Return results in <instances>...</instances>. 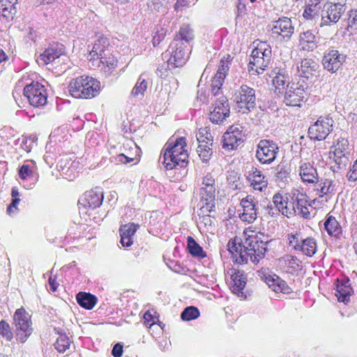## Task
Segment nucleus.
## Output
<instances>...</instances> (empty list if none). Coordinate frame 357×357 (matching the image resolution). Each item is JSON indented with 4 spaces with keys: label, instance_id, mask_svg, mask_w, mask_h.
I'll list each match as a JSON object with an SVG mask.
<instances>
[{
    "label": "nucleus",
    "instance_id": "obj_50",
    "mask_svg": "<svg viewBox=\"0 0 357 357\" xmlns=\"http://www.w3.org/2000/svg\"><path fill=\"white\" fill-rule=\"evenodd\" d=\"M168 0H149V7L157 12H165L167 9Z\"/></svg>",
    "mask_w": 357,
    "mask_h": 357
},
{
    "label": "nucleus",
    "instance_id": "obj_21",
    "mask_svg": "<svg viewBox=\"0 0 357 357\" xmlns=\"http://www.w3.org/2000/svg\"><path fill=\"white\" fill-rule=\"evenodd\" d=\"M215 191V180L211 174L208 173L204 176L202 187L199 189L202 199L205 200L206 204L214 202Z\"/></svg>",
    "mask_w": 357,
    "mask_h": 357
},
{
    "label": "nucleus",
    "instance_id": "obj_54",
    "mask_svg": "<svg viewBox=\"0 0 357 357\" xmlns=\"http://www.w3.org/2000/svg\"><path fill=\"white\" fill-rule=\"evenodd\" d=\"M167 30L165 28L160 27L158 29L153 36L152 43L153 47H157L165 38Z\"/></svg>",
    "mask_w": 357,
    "mask_h": 357
},
{
    "label": "nucleus",
    "instance_id": "obj_32",
    "mask_svg": "<svg viewBox=\"0 0 357 357\" xmlns=\"http://www.w3.org/2000/svg\"><path fill=\"white\" fill-rule=\"evenodd\" d=\"M324 229L327 234L332 237L340 238L342 234V227L336 218L331 213L327 214L326 220L324 223Z\"/></svg>",
    "mask_w": 357,
    "mask_h": 357
},
{
    "label": "nucleus",
    "instance_id": "obj_42",
    "mask_svg": "<svg viewBox=\"0 0 357 357\" xmlns=\"http://www.w3.org/2000/svg\"><path fill=\"white\" fill-rule=\"evenodd\" d=\"M317 191V195L321 197L334 193L335 185L333 181L328 178L321 179L318 184Z\"/></svg>",
    "mask_w": 357,
    "mask_h": 357
},
{
    "label": "nucleus",
    "instance_id": "obj_64",
    "mask_svg": "<svg viewBox=\"0 0 357 357\" xmlns=\"http://www.w3.org/2000/svg\"><path fill=\"white\" fill-rule=\"evenodd\" d=\"M7 59L8 56H6V53L2 50H0V63L3 61H6Z\"/></svg>",
    "mask_w": 357,
    "mask_h": 357
},
{
    "label": "nucleus",
    "instance_id": "obj_45",
    "mask_svg": "<svg viewBox=\"0 0 357 357\" xmlns=\"http://www.w3.org/2000/svg\"><path fill=\"white\" fill-rule=\"evenodd\" d=\"M198 144H213V136L208 127L200 128L197 133Z\"/></svg>",
    "mask_w": 357,
    "mask_h": 357
},
{
    "label": "nucleus",
    "instance_id": "obj_56",
    "mask_svg": "<svg viewBox=\"0 0 357 357\" xmlns=\"http://www.w3.org/2000/svg\"><path fill=\"white\" fill-rule=\"evenodd\" d=\"M348 28L357 30V9L351 10L348 17Z\"/></svg>",
    "mask_w": 357,
    "mask_h": 357
},
{
    "label": "nucleus",
    "instance_id": "obj_7",
    "mask_svg": "<svg viewBox=\"0 0 357 357\" xmlns=\"http://www.w3.org/2000/svg\"><path fill=\"white\" fill-rule=\"evenodd\" d=\"M307 93L306 87L300 82H291L287 85L284 93V102L287 106L301 107L306 101Z\"/></svg>",
    "mask_w": 357,
    "mask_h": 357
},
{
    "label": "nucleus",
    "instance_id": "obj_9",
    "mask_svg": "<svg viewBox=\"0 0 357 357\" xmlns=\"http://www.w3.org/2000/svg\"><path fill=\"white\" fill-rule=\"evenodd\" d=\"M29 104L35 107H43L47 102V93L44 85L39 82H31L27 84L23 91Z\"/></svg>",
    "mask_w": 357,
    "mask_h": 357
},
{
    "label": "nucleus",
    "instance_id": "obj_40",
    "mask_svg": "<svg viewBox=\"0 0 357 357\" xmlns=\"http://www.w3.org/2000/svg\"><path fill=\"white\" fill-rule=\"evenodd\" d=\"M317 244L314 238L307 237L302 240L298 250L307 257H312L317 252Z\"/></svg>",
    "mask_w": 357,
    "mask_h": 357
},
{
    "label": "nucleus",
    "instance_id": "obj_26",
    "mask_svg": "<svg viewBox=\"0 0 357 357\" xmlns=\"http://www.w3.org/2000/svg\"><path fill=\"white\" fill-rule=\"evenodd\" d=\"M64 52L65 47L63 45L58 43H53L40 54V59L44 65H47L60 57V56L64 54Z\"/></svg>",
    "mask_w": 357,
    "mask_h": 357
},
{
    "label": "nucleus",
    "instance_id": "obj_16",
    "mask_svg": "<svg viewBox=\"0 0 357 357\" xmlns=\"http://www.w3.org/2000/svg\"><path fill=\"white\" fill-rule=\"evenodd\" d=\"M242 126L232 125L224 133L222 137V148L227 151H233L243 142Z\"/></svg>",
    "mask_w": 357,
    "mask_h": 357
},
{
    "label": "nucleus",
    "instance_id": "obj_15",
    "mask_svg": "<svg viewBox=\"0 0 357 357\" xmlns=\"http://www.w3.org/2000/svg\"><path fill=\"white\" fill-rule=\"evenodd\" d=\"M122 150L123 152L116 156V161L123 165H136L139 162L142 151L134 142L128 141L124 143Z\"/></svg>",
    "mask_w": 357,
    "mask_h": 357
},
{
    "label": "nucleus",
    "instance_id": "obj_17",
    "mask_svg": "<svg viewBox=\"0 0 357 357\" xmlns=\"http://www.w3.org/2000/svg\"><path fill=\"white\" fill-rule=\"evenodd\" d=\"M257 202L255 197L251 195L243 198L240 202L242 211L238 214L241 220L249 224L253 223L257 218Z\"/></svg>",
    "mask_w": 357,
    "mask_h": 357
},
{
    "label": "nucleus",
    "instance_id": "obj_63",
    "mask_svg": "<svg viewBox=\"0 0 357 357\" xmlns=\"http://www.w3.org/2000/svg\"><path fill=\"white\" fill-rule=\"evenodd\" d=\"M347 0H329L326 3L328 5H335L340 8H345Z\"/></svg>",
    "mask_w": 357,
    "mask_h": 357
},
{
    "label": "nucleus",
    "instance_id": "obj_1",
    "mask_svg": "<svg viewBox=\"0 0 357 357\" xmlns=\"http://www.w3.org/2000/svg\"><path fill=\"white\" fill-rule=\"evenodd\" d=\"M243 240L235 236L228 241V251L236 264L243 265L249 261L259 264L267 250L266 242L262 240L263 234L256 227L250 226L243 230Z\"/></svg>",
    "mask_w": 357,
    "mask_h": 357
},
{
    "label": "nucleus",
    "instance_id": "obj_37",
    "mask_svg": "<svg viewBox=\"0 0 357 357\" xmlns=\"http://www.w3.org/2000/svg\"><path fill=\"white\" fill-rule=\"evenodd\" d=\"M76 301L82 307L91 310L96 305L98 298L91 293L80 291L76 295Z\"/></svg>",
    "mask_w": 357,
    "mask_h": 357
},
{
    "label": "nucleus",
    "instance_id": "obj_49",
    "mask_svg": "<svg viewBox=\"0 0 357 357\" xmlns=\"http://www.w3.org/2000/svg\"><path fill=\"white\" fill-rule=\"evenodd\" d=\"M11 196H12V202L8 205L7 208V213L9 215H11L15 211L17 210V205L19 204L20 202V192L16 188H13L11 191Z\"/></svg>",
    "mask_w": 357,
    "mask_h": 357
},
{
    "label": "nucleus",
    "instance_id": "obj_30",
    "mask_svg": "<svg viewBox=\"0 0 357 357\" xmlns=\"http://www.w3.org/2000/svg\"><path fill=\"white\" fill-rule=\"evenodd\" d=\"M265 282L275 293L289 294L292 292L291 288L287 282L277 275H268L265 278Z\"/></svg>",
    "mask_w": 357,
    "mask_h": 357
},
{
    "label": "nucleus",
    "instance_id": "obj_46",
    "mask_svg": "<svg viewBox=\"0 0 357 357\" xmlns=\"http://www.w3.org/2000/svg\"><path fill=\"white\" fill-rule=\"evenodd\" d=\"M148 86V83L145 79L142 78L140 75L133 87L131 94L134 97L144 96V92L146 91Z\"/></svg>",
    "mask_w": 357,
    "mask_h": 357
},
{
    "label": "nucleus",
    "instance_id": "obj_12",
    "mask_svg": "<svg viewBox=\"0 0 357 357\" xmlns=\"http://www.w3.org/2000/svg\"><path fill=\"white\" fill-rule=\"evenodd\" d=\"M209 113L210 121L215 124H222L230 115V107L226 96H222L213 104Z\"/></svg>",
    "mask_w": 357,
    "mask_h": 357
},
{
    "label": "nucleus",
    "instance_id": "obj_11",
    "mask_svg": "<svg viewBox=\"0 0 357 357\" xmlns=\"http://www.w3.org/2000/svg\"><path fill=\"white\" fill-rule=\"evenodd\" d=\"M349 141L347 138L340 137L331 147V152L333 155V160L337 164V168H344L349 162Z\"/></svg>",
    "mask_w": 357,
    "mask_h": 357
},
{
    "label": "nucleus",
    "instance_id": "obj_4",
    "mask_svg": "<svg viewBox=\"0 0 357 357\" xmlns=\"http://www.w3.org/2000/svg\"><path fill=\"white\" fill-rule=\"evenodd\" d=\"M101 91V83L89 75H80L72 79L68 84L69 93L77 99H91Z\"/></svg>",
    "mask_w": 357,
    "mask_h": 357
},
{
    "label": "nucleus",
    "instance_id": "obj_43",
    "mask_svg": "<svg viewBox=\"0 0 357 357\" xmlns=\"http://www.w3.org/2000/svg\"><path fill=\"white\" fill-rule=\"evenodd\" d=\"M320 10V0H310L304 10L303 16L306 20H312L318 15Z\"/></svg>",
    "mask_w": 357,
    "mask_h": 357
},
{
    "label": "nucleus",
    "instance_id": "obj_39",
    "mask_svg": "<svg viewBox=\"0 0 357 357\" xmlns=\"http://www.w3.org/2000/svg\"><path fill=\"white\" fill-rule=\"evenodd\" d=\"M17 0H0V17L12 20L15 13Z\"/></svg>",
    "mask_w": 357,
    "mask_h": 357
},
{
    "label": "nucleus",
    "instance_id": "obj_60",
    "mask_svg": "<svg viewBox=\"0 0 357 357\" xmlns=\"http://www.w3.org/2000/svg\"><path fill=\"white\" fill-rule=\"evenodd\" d=\"M48 284L50 285V290L52 292H55L57 290L58 287H59V283L57 282L56 276H52V275L50 276V278L48 279Z\"/></svg>",
    "mask_w": 357,
    "mask_h": 357
},
{
    "label": "nucleus",
    "instance_id": "obj_51",
    "mask_svg": "<svg viewBox=\"0 0 357 357\" xmlns=\"http://www.w3.org/2000/svg\"><path fill=\"white\" fill-rule=\"evenodd\" d=\"M0 336L7 341H10L13 337V333L11 331L10 326L5 320H1L0 321Z\"/></svg>",
    "mask_w": 357,
    "mask_h": 357
},
{
    "label": "nucleus",
    "instance_id": "obj_18",
    "mask_svg": "<svg viewBox=\"0 0 357 357\" xmlns=\"http://www.w3.org/2000/svg\"><path fill=\"white\" fill-rule=\"evenodd\" d=\"M347 56L340 54L336 50H332L326 52L322 59L324 68L333 73L337 72L346 61Z\"/></svg>",
    "mask_w": 357,
    "mask_h": 357
},
{
    "label": "nucleus",
    "instance_id": "obj_27",
    "mask_svg": "<svg viewBox=\"0 0 357 357\" xmlns=\"http://www.w3.org/2000/svg\"><path fill=\"white\" fill-rule=\"evenodd\" d=\"M298 172L299 176L303 183H317L319 181L317 170L309 162H301Z\"/></svg>",
    "mask_w": 357,
    "mask_h": 357
},
{
    "label": "nucleus",
    "instance_id": "obj_36",
    "mask_svg": "<svg viewBox=\"0 0 357 357\" xmlns=\"http://www.w3.org/2000/svg\"><path fill=\"white\" fill-rule=\"evenodd\" d=\"M317 67V63L313 59H303L298 67V73L301 77L310 78L315 75Z\"/></svg>",
    "mask_w": 357,
    "mask_h": 357
},
{
    "label": "nucleus",
    "instance_id": "obj_19",
    "mask_svg": "<svg viewBox=\"0 0 357 357\" xmlns=\"http://www.w3.org/2000/svg\"><path fill=\"white\" fill-rule=\"evenodd\" d=\"M273 203L278 211L287 218L296 213L294 203L289 201L287 194L280 192L275 193L273 197Z\"/></svg>",
    "mask_w": 357,
    "mask_h": 357
},
{
    "label": "nucleus",
    "instance_id": "obj_41",
    "mask_svg": "<svg viewBox=\"0 0 357 357\" xmlns=\"http://www.w3.org/2000/svg\"><path fill=\"white\" fill-rule=\"evenodd\" d=\"M187 248L189 253L195 257L202 259L206 257V252L190 236L187 238Z\"/></svg>",
    "mask_w": 357,
    "mask_h": 357
},
{
    "label": "nucleus",
    "instance_id": "obj_34",
    "mask_svg": "<svg viewBox=\"0 0 357 357\" xmlns=\"http://www.w3.org/2000/svg\"><path fill=\"white\" fill-rule=\"evenodd\" d=\"M195 38V33L192 28L188 24H182L178 31L174 37V43L185 44L189 46L190 42Z\"/></svg>",
    "mask_w": 357,
    "mask_h": 357
},
{
    "label": "nucleus",
    "instance_id": "obj_57",
    "mask_svg": "<svg viewBox=\"0 0 357 357\" xmlns=\"http://www.w3.org/2000/svg\"><path fill=\"white\" fill-rule=\"evenodd\" d=\"M347 177L349 181H356L357 180V159L349 169Z\"/></svg>",
    "mask_w": 357,
    "mask_h": 357
},
{
    "label": "nucleus",
    "instance_id": "obj_62",
    "mask_svg": "<svg viewBox=\"0 0 357 357\" xmlns=\"http://www.w3.org/2000/svg\"><path fill=\"white\" fill-rule=\"evenodd\" d=\"M308 206H310V204L304 206L302 208H300V209L296 211L301 216L305 219H308L310 218V213L309 211Z\"/></svg>",
    "mask_w": 357,
    "mask_h": 357
},
{
    "label": "nucleus",
    "instance_id": "obj_31",
    "mask_svg": "<svg viewBox=\"0 0 357 357\" xmlns=\"http://www.w3.org/2000/svg\"><path fill=\"white\" fill-rule=\"evenodd\" d=\"M231 290L232 291L239 295L243 294V290L245 287L247 282V278L244 272L239 269H231Z\"/></svg>",
    "mask_w": 357,
    "mask_h": 357
},
{
    "label": "nucleus",
    "instance_id": "obj_13",
    "mask_svg": "<svg viewBox=\"0 0 357 357\" xmlns=\"http://www.w3.org/2000/svg\"><path fill=\"white\" fill-rule=\"evenodd\" d=\"M333 120L329 117L321 116L308 129L310 137L314 140H324L333 130Z\"/></svg>",
    "mask_w": 357,
    "mask_h": 357
},
{
    "label": "nucleus",
    "instance_id": "obj_29",
    "mask_svg": "<svg viewBox=\"0 0 357 357\" xmlns=\"http://www.w3.org/2000/svg\"><path fill=\"white\" fill-rule=\"evenodd\" d=\"M103 194L100 191L90 190L86 191L82 199V204L89 208H98L102 202Z\"/></svg>",
    "mask_w": 357,
    "mask_h": 357
},
{
    "label": "nucleus",
    "instance_id": "obj_33",
    "mask_svg": "<svg viewBox=\"0 0 357 357\" xmlns=\"http://www.w3.org/2000/svg\"><path fill=\"white\" fill-rule=\"evenodd\" d=\"M280 262L284 271L291 275L298 274L303 268L302 262L296 256L286 255L282 257Z\"/></svg>",
    "mask_w": 357,
    "mask_h": 357
},
{
    "label": "nucleus",
    "instance_id": "obj_47",
    "mask_svg": "<svg viewBox=\"0 0 357 357\" xmlns=\"http://www.w3.org/2000/svg\"><path fill=\"white\" fill-rule=\"evenodd\" d=\"M211 145L212 144H198L197 151L202 161L207 162L210 159L212 154Z\"/></svg>",
    "mask_w": 357,
    "mask_h": 357
},
{
    "label": "nucleus",
    "instance_id": "obj_28",
    "mask_svg": "<svg viewBox=\"0 0 357 357\" xmlns=\"http://www.w3.org/2000/svg\"><path fill=\"white\" fill-rule=\"evenodd\" d=\"M137 228L138 225L133 222H129L120 227V243L123 247L129 248L133 244V237Z\"/></svg>",
    "mask_w": 357,
    "mask_h": 357
},
{
    "label": "nucleus",
    "instance_id": "obj_55",
    "mask_svg": "<svg viewBox=\"0 0 357 357\" xmlns=\"http://www.w3.org/2000/svg\"><path fill=\"white\" fill-rule=\"evenodd\" d=\"M18 174L22 180H26L33 176V172L29 165H23L20 167Z\"/></svg>",
    "mask_w": 357,
    "mask_h": 357
},
{
    "label": "nucleus",
    "instance_id": "obj_14",
    "mask_svg": "<svg viewBox=\"0 0 357 357\" xmlns=\"http://www.w3.org/2000/svg\"><path fill=\"white\" fill-rule=\"evenodd\" d=\"M294 28L291 20L288 17L279 18L273 24L271 36L280 42L289 40L294 33Z\"/></svg>",
    "mask_w": 357,
    "mask_h": 357
},
{
    "label": "nucleus",
    "instance_id": "obj_8",
    "mask_svg": "<svg viewBox=\"0 0 357 357\" xmlns=\"http://www.w3.org/2000/svg\"><path fill=\"white\" fill-rule=\"evenodd\" d=\"M234 102L239 112L248 113L255 107V91L250 86L243 84L234 95Z\"/></svg>",
    "mask_w": 357,
    "mask_h": 357
},
{
    "label": "nucleus",
    "instance_id": "obj_35",
    "mask_svg": "<svg viewBox=\"0 0 357 357\" xmlns=\"http://www.w3.org/2000/svg\"><path fill=\"white\" fill-rule=\"evenodd\" d=\"M289 77L284 70H279L275 76L273 78L272 84L275 88V91L282 94L284 89L287 90V85L290 84Z\"/></svg>",
    "mask_w": 357,
    "mask_h": 357
},
{
    "label": "nucleus",
    "instance_id": "obj_25",
    "mask_svg": "<svg viewBox=\"0 0 357 357\" xmlns=\"http://www.w3.org/2000/svg\"><path fill=\"white\" fill-rule=\"evenodd\" d=\"M354 291L349 278L336 280L335 296L339 302L348 303Z\"/></svg>",
    "mask_w": 357,
    "mask_h": 357
},
{
    "label": "nucleus",
    "instance_id": "obj_38",
    "mask_svg": "<svg viewBox=\"0 0 357 357\" xmlns=\"http://www.w3.org/2000/svg\"><path fill=\"white\" fill-rule=\"evenodd\" d=\"M299 45L303 50L312 51L317 47L315 35L311 31L301 33Z\"/></svg>",
    "mask_w": 357,
    "mask_h": 357
},
{
    "label": "nucleus",
    "instance_id": "obj_3",
    "mask_svg": "<svg viewBox=\"0 0 357 357\" xmlns=\"http://www.w3.org/2000/svg\"><path fill=\"white\" fill-rule=\"evenodd\" d=\"M186 147V139L183 137L169 139L167 142L161 152L164 158L163 165L167 169L187 165L189 155Z\"/></svg>",
    "mask_w": 357,
    "mask_h": 357
},
{
    "label": "nucleus",
    "instance_id": "obj_23",
    "mask_svg": "<svg viewBox=\"0 0 357 357\" xmlns=\"http://www.w3.org/2000/svg\"><path fill=\"white\" fill-rule=\"evenodd\" d=\"M344 11L345 8H340L335 5L326 3L321 16V26H331L337 23Z\"/></svg>",
    "mask_w": 357,
    "mask_h": 357
},
{
    "label": "nucleus",
    "instance_id": "obj_61",
    "mask_svg": "<svg viewBox=\"0 0 357 357\" xmlns=\"http://www.w3.org/2000/svg\"><path fill=\"white\" fill-rule=\"evenodd\" d=\"M112 354L114 357H121L123 355V345L119 343L116 344L113 347Z\"/></svg>",
    "mask_w": 357,
    "mask_h": 357
},
{
    "label": "nucleus",
    "instance_id": "obj_6",
    "mask_svg": "<svg viewBox=\"0 0 357 357\" xmlns=\"http://www.w3.org/2000/svg\"><path fill=\"white\" fill-rule=\"evenodd\" d=\"M13 321L16 327V340L21 343L25 342L33 331L31 315L21 307L15 311Z\"/></svg>",
    "mask_w": 357,
    "mask_h": 357
},
{
    "label": "nucleus",
    "instance_id": "obj_48",
    "mask_svg": "<svg viewBox=\"0 0 357 357\" xmlns=\"http://www.w3.org/2000/svg\"><path fill=\"white\" fill-rule=\"evenodd\" d=\"M200 316L199 310L194 306H189L184 309L181 314V318L183 321H191L198 318Z\"/></svg>",
    "mask_w": 357,
    "mask_h": 357
},
{
    "label": "nucleus",
    "instance_id": "obj_52",
    "mask_svg": "<svg viewBox=\"0 0 357 357\" xmlns=\"http://www.w3.org/2000/svg\"><path fill=\"white\" fill-rule=\"evenodd\" d=\"M143 319L146 327L151 328V326L156 324V319L158 320V316H157L155 312L149 310L144 314Z\"/></svg>",
    "mask_w": 357,
    "mask_h": 357
},
{
    "label": "nucleus",
    "instance_id": "obj_24",
    "mask_svg": "<svg viewBox=\"0 0 357 357\" xmlns=\"http://www.w3.org/2000/svg\"><path fill=\"white\" fill-rule=\"evenodd\" d=\"M250 186L255 190L259 192L265 191L268 187V180L261 171L257 168H253L247 176Z\"/></svg>",
    "mask_w": 357,
    "mask_h": 357
},
{
    "label": "nucleus",
    "instance_id": "obj_2",
    "mask_svg": "<svg viewBox=\"0 0 357 357\" xmlns=\"http://www.w3.org/2000/svg\"><path fill=\"white\" fill-rule=\"evenodd\" d=\"M88 57L93 66L107 74L113 72L119 63L109 38L103 35L98 36L94 41Z\"/></svg>",
    "mask_w": 357,
    "mask_h": 357
},
{
    "label": "nucleus",
    "instance_id": "obj_58",
    "mask_svg": "<svg viewBox=\"0 0 357 357\" xmlns=\"http://www.w3.org/2000/svg\"><path fill=\"white\" fill-rule=\"evenodd\" d=\"M308 205L307 196L303 194H301L300 196L296 197V205L295 206L296 212L300 209V208L303 207L304 206Z\"/></svg>",
    "mask_w": 357,
    "mask_h": 357
},
{
    "label": "nucleus",
    "instance_id": "obj_53",
    "mask_svg": "<svg viewBox=\"0 0 357 357\" xmlns=\"http://www.w3.org/2000/svg\"><path fill=\"white\" fill-rule=\"evenodd\" d=\"M288 241L289 245L290 247H291L294 250L298 251L299 246L301 245V243H302V238L301 236L300 232L296 233H291L288 234Z\"/></svg>",
    "mask_w": 357,
    "mask_h": 357
},
{
    "label": "nucleus",
    "instance_id": "obj_44",
    "mask_svg": "<svg viewBox=\"0 0 357 357\" xmlns=\"http://www.w3.org/2000/svg\"><path fill=\"white\" fill-rule=\"evenodd\" d=\"M71 344V340L69 337L66 334L59 333V336L56 338V340L54 344V348L59 353H64L67 349H69Z\"/></svg>",
    "mask_w": 357,
    "mask_h": 357
},
{
    "label": "nucleus",
    "instance_id": "obj_20",
    "mask_svg": "<svg viewBox=\"0 0 357 357\" xmlns=\"http://www.w3.org/2000/svg\"><path fill=\"white\" fill-rule=\"evenodd\" d=\"M190 53L188 45L175 43L174 50L172 52L169 63L176 68L183 66L188 60Z\"/></svg>",
    "mask_w": 357,
    "mask_h": 357
},
{
    "label": "nucleus",
    "instance_id": "obj_59",
    "mask_svg": "<svg viewBox=\"0 0 357 357\" xmlns=\"http://www.w3.org/2000/svg\"><path fill=\"white\" fill-rule=\"evenodd\" d=\"M190 0H177L174 5V8L176 11L183 10V9L190 6Z\"/></svg>",
    "mask_w": 357,
    "mask_h": 357
},
{
    "label": "nucleus",
    "instance_id": "obj_5",
    "mask_svg": "<svg viewBox=\"0 0 357 357\" xmlns=\"http://www.w3.org/2000/svg\"><path fill=\"white\" fill-rule=\"evenodd\" d=\"M248 65L249 72L262 74L271 63V47L266 42H259L252 50Z\"/></svg>",
    "mask_w": 357,
    "mask_h": 357
},
{
    "label": "nucleus",
    "instance_id": "obj_10",
    "mask_svg": "<svg viewBox=\"0 0 357 357\" xmlns=\"http://www.w3.org/2000/svg\"><path fill=\"white\" fill-rule=\"evenodd\" d=\"M279 151L278 144L273 140L261 139L259 142L256 151V158L262 165L271 164Z\"/></svg>",
    "mask_w": 357,
    "mask_h": 357
},
{
    "label": "nucleus",
    "instance_id": "obj_22",
    "mask_svg": "<svg viewBox=\"0 0 357 357\" xmlns=\"http://www.w3.org/2000/svg\"><path fill=\"white\" fill-rule=\"evenodd\" d=\"M230 61L221 59L217 73L211 80V91L214 96H217L220 93L225 79L227 75L229 70V63Z\"/></svg>",
    "mask_w": 357,
    "mask_h": 357
}]
</instances>
